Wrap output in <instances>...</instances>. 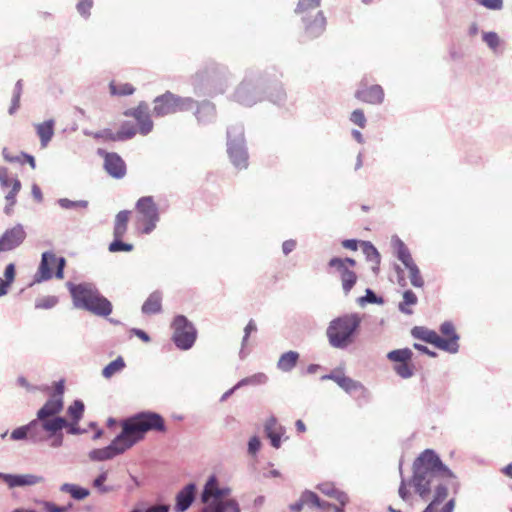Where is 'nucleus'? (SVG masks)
Here are the masks:
<instances>
[{
	"label": "nucleus",
	"instance_id": "obj_53",
	"mask_svg": "<svg viewBox=\"0 0 512 512\" xmlns=\"http://www.w3.org/2000/svg\"><path fill=\"white\" fill-rule=\"evenodd\" d=\"M256 330H257L256 323H255V321H254L253 319H251V320L247 323V325L245 326V328H244V336H243L242 343H241V345H242V349H241V351H240V357H241V358H244V357H245V355H244V351H243V350H244L245 345L247 344V341H248V339H249L250 334H251L252 332H255Z\"/></svg>",
	"mask_w": 512,
	"mask_h": 512
},
{
	"label": "nucleus",
	"instance_id": "obj_57",
	"mask_svg": "<svg viewBox=\"0 0 512 512\" xmlns=\"http://www.w3.org/2000/svg\"><path fill=\"white\" fill-rule=\"evenodd\" d=\"M107 477L108 473L104 471L100 475H98L93 481V486L96 489H98V491L101 493H107L111 490L109 487L104 485L105 481L107 480Z\"/></svg>",
	"mask_w": 512,
	"mask_h": 512
},
{
	"label": "nucleus",
	"instance_id": "obj_43",
	"mask_svg": "<svg viewBox=\"0 0 512 512\" xmlns=\"http://www.w3.org/2000/svg\"><path fill=\"white\" fill-rule=\"evenodd\" d=\"M302 501L305 503V505L312 506V507H318V508H325L330 506V504L321 502L319 497L316 493L312 491H305L301 495Z\"/></svg>",
	"mask_w": 512,
	"mask_h": 512
},
{
	"label": "nucleus",
	"instance_id": "obj_39",
	"mask_svg": "<svg viewBox=\"0 0 512 512\" xmlns=\"http://www.w3.org/2000/svg\"><path fill=\"white\" fill-rule=\"evenodd\" d=\"M268 381V376L265 373L259 372L249 377H245L241 379L236 385L235 388H241L243 386H257L266 384Z\"/></svg>",
	"mask_w": 512,
	"mask_h": 512
},
{
	"label": "nucleus",
	"instance_id": "obj_3",
	"mask_svg": "<svg viewBox=\"0 0 512 512\" xmlns=\"http://www.w3.org/2000/svg\"><path fill=\"white\" fill-rule=\"evenodd\" d=\"M166 430L163 417L155 412L146 411L135 414L122 423L120 435L131 448L134 444L144 438L149 431L163 432Z\"/></svg>",
	"mask_w": 512,
	"mask_h": 512
},
{
	"label": "nucleus",
	"instance_id": "obj_25",
	"mask_svg": "<svg viewBox=\"0 0 512 512\" xmlns=\"http://www.w3.org/2000/svg\"><path fill=\"white\" fill-rule=\"evenodd\" d=\"M355 96L363 102L378 105L384 100V91L380 85H372L370 87L357 90Z\"/></svg>",
	"mask_w": 512,
	"mask_h": 512
},
{
	"label": "nucleus",
	"instance_id": "obj_56",
	"mask_svg": "<svg viewBox=\"0 0 512 512\" xmlns=\"http://www.w3.org/2000/svg\"><path fill=\"white\" fill-rule=\"evenodd\" d=\"M440 331L443 335L447 336V339H453L456 337V344H458L459 336L455 332V328L452 322L446 321L441 324Z\"/></svg>",
	"mask_w": 512,
	"mask_h": 512
},
{
	"label": "nucleus",
	"instance_id": "obj_18",
	"mask_svg": "<svg viewBox=\"0 0 512 512\" xmlns=\"http://www.w3.org/2000/svg\"><path fill=\"white\" fill-rule=\"evenodd\" d=\"M125 115L133 116L136 119L139 126V132L142 135H147L152 131L153 122L150 118L149 108L146 103H140L134 110L126 111Z\"/></svg>",
	"mask_w": 512,
	"mask_h": 512
},
{
	"label": "nucleus",
	"instance_id": "obj_38",
	"mask_svg": "<svg viewBox=\"0 0 512 512\" xmlns=\"http://www.w3.org/2000/svg\"><path fill=\"white\" fill-rule=\"evenodd\" d=\"M361 247L366 259L375 265V267H373V270L376 271L380 264V254L378 250L371 242L368 241L362 242Z\"/></svg>",
	"mask_w": 512,
	"mask_h": 512
},
{
	"label": "nucleus",
	"instance_id": "obj_12",
	"mask_svg": "<svg viewBox=\"0 0 512 512\" xmlns=\"http://www.w3.org/2000/svg\"><path fill=\"white\" fill-rule=\"evenodd\" d=\"M412 335L417 339H421L427 343L433 344L437 348L452 354L457 353L459 350V344H456L455 341L456 337L453 339H444L435 331L424 327H414L412 330Z\"/></svg>",
	"mask_w": 512,
	"mask_h": 512
},
{
	"label": "nucleus",
	"instance_id": "obj_22",
	"mask_svg": "<svg viewBox=\"0 0 512 512\" xmlns=\"http://www.w3.org/2000/svg\"><path fill=\"white\" fill-rule=\"evenodd\" d=\"M322 380H332L338 384L344 391L347 393H353L357 391H364V386L358 382L353 380L350 377L345 376L344 374L338 372H332L328 375H324L321 378Z\"/></svg>",
	"mask_w": 512,
	"mask_h": 512
},
{
	"label": "nucleus",
	"instance_id": "obj_27",
	"mask_svg": "<svg viewBox=\"0 0 512 512\" xmlns=\"http://www.w3.org/2000/svg\"><path fill=\"white\" fill-rule=\"evenodd\" d=\"M55 122L52 119L46 120L42 123L35 124L36 133L40 138L41 147H47L54 135Z\"/></svg>",
	"mask_w": 512,
	"mask_h": 512
},
{
	"label": "nucleus",
	"instance_id": "obj_31",
	"mask_svg": "<svg viewBox=\"0 0 512 512\" xmlns=\"http://www.w3.org/2000/svg\"><path fill=\"white\" fill-rule=\"evenodd\" d=\"M130 211L122 210L120 211L114 221V229L113 235L114 238H123L127 232V225L129 221Z\"/></svg>",
	"mask_w": 512,
	"mask_h": 512
},
{
	"label": "nucleus",
	"instance_id": "obj_11",
	"mask_svg": "<svg viewBox=\"0 0 512 512\" xmlns=\"http://www.w3.org/2000/svg\"><path fill=\"white\" fill-rule=\"evenodd\" d=\"M355 265V260L348 257H334L328 263L329 268L333 270L332 273H336L340 277L342 288L346 295L351 291L357 281V275L352 270Z\"/></svg>",
	"mask_w": 512,
	"mask_h": 512
},
{
	"label": "nucleus",
	"instance_id": "obj_4",
	"mask_svg": "<svg viewBox=\"0 0 512 512\" xmlns=\"http://www.w3.org/2000/svg\"><path fill=\"white\" fill-rule=\"evenodd\" d=\"M76 308L84 309L94 315L106 317L112 312L111 302L91 283L67 284Z\"/></svg>",
	"mask_w": 512,
	"mask_h": 512
},
{
	"label": "nucleus",
	"instance_id": "obj_16",
	"mask_svg": "<svg viewBox=\"0 0 512 512\" xmlns=\"http://www.w3.org/2000/svg\"><path fill=\"white\" fill-rule=\"evenodd\" d=\"M128 449V445L124 441L123 437L119 434L115 437L110 445L104 448L91 450L89 452V458L92 461H105L124 453Z\"/></svg>",
	"mask_w": 512,
	"mask_h": 512
},
{
	"label": "nucleus",
	"instance_id": "obj_58",
	"mask_svg": "<svg viewBox=\"0 0 512 512\" xmlns=\"http://www.w3.org/2000/svg\"><path fill=\"white\" fill-rule=\"evenodd\" d=\"M394 370L396 371V373L404 378V379H407V378H410L412 375H413V370L412 368L407 364V362H404V363H401V364H398V365H395L394 366Z\"/></svg>",
	"mask_w": 512,
	"mask_h": 512
},
{
	"label": "nucleus",
	"instance_id": "obj_21",
	"mask_svg": "<svg viewBox=\"0 0 512 512\" xmlns=\"http://www.w3.org/2000/svg\"><path fill=\"white\" fill-rule=\"evenodd\" d=\"M153 104V115L156 117H163L175 113L174 94L170 91L156 97Z\"/></svg>",
	"mask_w": 512,
	"mask_h": 512
},
{
	"label": "nucleus",
	"instance_id": "obj_5",
	"mask_svg": "<svg viewBox=\"0 0 512 512\" xmlns=\"http://www.w3.org/2000/svg\"><path fill=\"white\" fill-rule=\"evenodd\" d=\"M230 494V487H220L217 477L211 475L201 493V502L204 506L199 512H241L239 503L230 498Z\"/></svg>",
	"mask_w": 512,
	"mask_h": 512
},
{
	"label": "nucleus",
	"instance_id": "obj_9",
	"mask_svg": "<svg viewBox=\"0 0 512 512\" xmlns=\"http://www.w3.org/2000/svg\"><path fill=\"white\" fill-rule=\"evenodd\" d=\"M173 342L180 350L186 351L192 348L197 338V330L193 323L185 316L178 315L172 323Z\"/></svg>",
	"mask_w": 512,
	"mask_h": 512
},
{
	"label": "nucleus",
	"instance_id": "obj_51",
	"mask_svg": "<svg viewBox=\"0 0 512 512\" xmlns=\"http://www.w3.org/2000/svg\"><path fill=\"white\" fill-rule=\"evenodd\" d=\"M58 204L63 209L86 208L88 206V202L86 200L73 201L67 198L59 199Z\"/></svg>",
	"mask_w": 512,
	"mask_h": 512
},
{
	"label": "nucleus",
	"instance_id": "obj_55",
	"mask_svg": "<svg viewBox=\"0 0 512 512\" xmlns=\"http://www.w3.org/2000/svg\"><path fill=\"white\" fill-rule=\"evenodd\" d=\"M483 41L493 51H495L498 48L499 44H500V38H499V36L495 32H485V33H483Z\"/></svg>",
	"mask_w": 512,
	"mask_h": 512
},
{
	"label": "nucleus",
	"instance_id": "obj_30",
	"mask_svg": "<svg viewBox=\"0 0 512 512\" xmlns=\"http://www.w3.org/2000/svg\"><path fill=\"white\" fill-rule=\"evenodd\" d=\"M391 245L395 250L397 258L403 263L404 266L413 262L411 253L405 243L398 237L393 236L391 239Z\"/></svg>",
	"mask_w": 512,
	"mask_h": 512
},
{
	"label": "nucleus",
	"instance_id": "obj_17",
	"mask_svg": "<svg viewBox=\"0 0 512 512\" xmlns=\"http://www.w3.org/2000/svg\"><path fill=\"white\" fill-rule=\"evenodd\" d=\"M98 154L104 157V168L113 178L120 179L126 174V165L123 159L116 153H108L101 149Z\"/></svg>",
	"mask_w": 512,
	"mask_h": 512
},
{
	"label": "nucleus",
	"instance_id": "obj_41",
	"mask_svg": "<svg viewBox=\"0 0 512 512\" xmlns=\"http://www.w3.org/2000/svg\"><path fill=\"white\" fill-rule=\"evenodd\" d=\"M409 271V278L411 284L416 288H422L424 286V280L420 274V270L415 264V262H411L405 266Z\"/></svg>",
	"mask_w": 512,
	"mask_h": 512
},
{
	"label": "nucleus",
	"instance_id": "obj_19",
	"mask_svg": "<svg viewBox=\"0 0 512 512\" xmlns=\"http://www.w3.org/2000/svg\"><path fill=\"white\" fill-rule=\"evenodd\" d=\"M4 481L10 488H16L42 484L44 483L45 478L41 475L31 473L8 474L4 476Z\"/></svg>",
	"mask_w": 512,
	"mask_h": 512
},
{
	"label": "nucleus",
	"instance_id": "obj_52",
	"mask_svg": "<svg viewBox=\"0 0 512 512\" xmlns=\"http://www.w3.org/2000/svg\"><path fill=\"white\" fill-rule=\"evenodd\" d=\"M136 134L135 127L130 123H124L120 130L117 132L115 139L126 140L132 138Z\"/></svg>",
	"mask_w": 512,
	"mask_h": 512
},
{
	"label": "nucleus",
	"instance_id": "obj_6",
	"mask_svg": "<svg viewBox=\"0 0 512 512\" xmlns=\"http://www.w3.org/2000/svg\"><path fill=\"white\" fill-rule=\"evenodd\" d=\"M33 434V444H41L50 441L52 448L61 447L63 444L62 429L68 426V421L63 417L45 419L36 416L30 421Z\"/></svg>",
	"mask_w": 512,
	"mask_h": 512
},
{
	"label": "nucleus",
	"instance_id": "obj_26",
	"mask_svg": "<svg viewBox=\"0 0 512 512\" xmlns=\"http://www.w3.org/2000/svg\"><path fill=\"white\" fill-rule=\"evenodd\" d=\"M303 21L305 23V33L310 39L320 36L325 30L326 20L320 11L316 13L311 22H308L305 16H303Z\"/></svg>",
	"mask_w": 512,
	"mask_h": 512
},
{
	"label": "nucleus",
	"instance_id": "obj_54",
	"mask_svg": "<svg viewBox=\"0 0 512 512\" xmlns=\"http://www.w3.org/2000/svg\"><path fill=\"white\" fill-rule=\"evenodd\" d=\"M42 505L44 510L47 512H69L73 507L72 503H69L66 506H57L55 503L50 501H43Z\"/></svg>",
	"mask_w": 512,
	"mask_h": 512
},
{
	"label": "nucleus",
	"instance_id": "obj_40",
	"mask_svg": "<svg viewBox=\"0 0 512 512\" xmlns=\"http://www.w3.org/2000/svg\"><path fill=\"white\" fill-rule=\"evenodd\" d=\"M175 113L192 110L197 102L191 97H180L174 94Z\"/></svg>",
	"mask_w": 512,
	"mask_h": 512
},
{
	"label": "nucleus",
	"instance_id": "obj_47",
	"mask_svg": "<svg viewBox=\"0 0 512 512\" xmlns=\"http://www.w3.org/2000/svg\"><path fill=\"white\" fill-rule=\"evenodd\" d=\"M321 0H299L295 12L304 15L310 10H315L319 7Z\"/></svg>",
	"mask_w": 512,
	"mask_h": 512
},
{
	"label": "nucleus",
	"instance_id": "obj_46",
	"mask_svg": "<svg viewBox=\"0 0 512 512\" xmlns=\"http://www.w3.org/2000/svg\"><path fill=\"white\" fill-rule=\"evenodd\" d=\"M69 416L72 418V420L76 423H78L84 413V404L80 400H75L72 405L68 407L67 410Z\"/></svg>",
	"mask_w": 512,
	"mask_h": 512
},
{
	"label": "nucleus",
	"instance_id": "obj_8",
	"mask_svg": "<svg viewBox=\"0 0 512 512\" xmlns=\"http://www.w3.org/2000/svg\"><path fill=\"white\" fill-rule=\"evenodd\" d=\"M138 213L137 222L142 224V233L150 234L160 220L157 204L152 196H144L137 200L135 205Z\"/></svg>",
	"mask_w": 512,
	"mask_h": 512
},
{
	"label": "nucleus",
	"instance_id": "obj_49",
	"mask_svg": "<svg viewBox=\"0 0 512 512\" xmlns=\"http://www.w3.org/2000/svg\"><path fill=\"white\" fill-rule=\"evenodd\" d=\"M94 0H77L76 10L85 19L89 18Z\"/></svg>",
	"mask_w": 512,
	"mask_h": 512
},
{
	"label": "nucleus",
	"instance_id": "obj_59",
	"mask_svg": "<svg viewBox=\"0 0 512 512\" xmlns=\"http://www.w3.org/2000/svg\"><path fill=\"white\" fill-rule=\"evenodd\" d=\"M382 299L378 298L371 289H366V295L358 299V303L363 306L366 303H382Z\"/></svg>",
	"mask_w": 512,
	"mask_h": 512
},
{
	"label": "nucleus",
	"instance_id": "obj_1",
	"mask_svg": "<svg viewBox=\"0 0 512 512\" xmlns=\"http://www.w3.org/2000/svg\"><path fill=\"white\" fill-rule=\"evenodd\" d=\"M413 487L422 498L427 499L433 485L436 486L433 500L429 505L437 507L448 495V488L442 483L445 479L454 478L452 471L445 466L438 455L430 449L422 452L415 460Z\"/></svg>",
	"mask_w": 512,
	"mask_h": 512
},
{
	"label": "nucleus",
	"instance_id": "obj_63",
	"mask_svg": "<svg viewBox=\"0 0 512 512\" xmlns=\"http://www.w3.org/2000/svg\"><path fill=\"white\" fill-rule=\"evenodd\" d=\"M4 277V282L11 286L15 279V265L13 263H10L6 266L4 271Z\"/></svg>",
	"mask_w": 512,
	"mask_h": 512
},
{
	"label": "nucleus",
	"instance_id": "obj_7",
	"mask_svg": "<svg viewBox=\"0 0 512 512\" xmlns=\"http://www.w3.org/2000/svg\"><path fill=\"white\" fill-rule=\"evenodd\" d=\"M227 152L232 164L236 168H247L248 153L245 146L244 130L241 125L232 126L228 129Z\"/></svg>",
	"mask_w": 512,
	"mask_h": 512
},
{
	"label": "nucleus",
	"instance_id": "obj_37",
	"mask_svg": "<svg viewBox=\"0 0 512 512\" xmlns=\"http://www.w3.org/2000/svg\"><path fill=\"white\" fill-rule=\"evenodd\" d=\"M125 366L126 364L124 359L121 356H119L103 368L102 376L105 379H110L114 375L120 373L125 368Z\"/></svg>",
	"mask_w": 512,
	"mask_h": 512
},
{
	"label": "nucleus",
	"instance_id": "obj_2",
	"mask_svg": "<svg viewBox=\"0 0 512 512\" xmlns=\"http://www.w3.org/2000/svg\"><path fill=\"white\" fill-rule=\"evenodd\" d=\"M362 320L359 313H346L332 319L325 333L329 345L338 350L352 346L359 335Z\"/></svg>",
	"mask_w": 512,
	"mask_h": 512
},
{
	"label": "nucleus",
	"instance_id": "obj_45",
	"mask_svg": "<svg viewBox=\"0 0 512 512\" xmlns=\"http://www.w3.org/2000/svg\"><path fill=\"white\" fill-rule=\"evenodd\" d=\"M110 91L113 95L125 96L131 95L134 92V87L128 83H110Z\"/></svg>",
	"mask_w": 512,
	"mask_h": 512
},
{
	"label": "nucleus",
	"instance_id": "obj_64",
	"mask_svg": "<svg viewBox=\"0 0 512 512\" xmlns=\"http://www.w3.org/2000/svg\"><path fill=\"white\" fill-rule=\"evenodd\" d=\"M261 447L260 439L257 436H253L250 438L248 442V452L251 455H255Z\"/></svg>",
	"mask_w": 512,
	"mask_h": 512
},
{
	"label": "nucleus",
	"instance_id": "obj_24",
	"mask_svg": "<svg viewBox=\"0 0 512 512\" xmlns=\"http://www.w3.org/2000/svg\"><path fill=\"white\" fill-rule=\"evenodd\" d=\"M63 409V397L51 396L45 404L37 411L36 416L45 419L59 417L58 414Z\"/></svg>",
	"mask_w": 512,
	"mask_h": 512
},
{
	"label": "nucleus",
	"instance_id": "obj_14",
	"mask_svg": "<svg viewBox=\"0 0 512 512\" xmlns=\"http://www.w3.org/2000/svg\"><path fill=\"white\" fill-rule=\"evenodd\" d=\"M0 185L3 189L11 187V190L5 196L6 205L4 207L5 214L11 215L13 211V206L16 203V195L21 189V183L16 177L9 175L7 168L1 167Z\"/></svg>",
	"mask_w": 512,
	"mask_h": 512
},
{
	"label": "nucleus",
	"instance_id": "obj_62",
	"mask_svg": "<svg viewBox=\"0 0 512 512\" xmlns=\"http://www.w3.org/2000/svg\"><path fill=\"white\" fill-rule=\"evenodd\" d=\"M478 4L490 10H501L503 7V0H475Z\"/></svg>",
	"mask_w": 512,
	"mask_h": 512
},
{
	"label": "nucleus",
	"instance_id": "obj_61",
	"mask_svg": "<svg viewBox=\"0 0 512 512\" xmlns=\"http://www.w3.org/2000/svg\"><path fill=\"white\" fill-rule=\"evenodd\" d=\"M350 120L361 128H364L366 125V117L360 109H356L351 113Z\"/></svg>",
	"mask_w": 512,
	"mask_h": 512
},
{
	"label": "nucleus",
	"instance_id": "obj_36",
	"mask_svg": "<svg viewBox=\"0 0 512 512\" xmlns=\"http://www.w3.org/2000/svg\"><path fill=\"white\" fill-rule=\"evenodd\" d=\"M10 440L12 441H22L27 440L33 444V434L32 427L30 426V422L26 425L19 426L12 430L9 435Z\"/></svg>",
	"mask_w": 512,
	"mask_h": 512
},
{
	"label": "nucleus",
	"instance_id": "obj_10",
	"mask_svg": "<svg viewBox=\"0 0 512 512\" xmlns=\"http://www.w3.org/2000/svg\"><path fill=\"white\" fill-rule=\"evenodd\" d=\"M234 98L243 106L256 104L262 99V81L254 75L245 77L237 87Z\"/></svg>",
	"mask_w": 512,
	"mask_h": 512
},
{
	"label": "nucleus",
	"instance_id": "obj_20",
	"mask_svg": "<svg viewBox=\"0 0 512 512\" xmlns=\"http://www.w3.org/2000/svg\"><path fill=\"white\" fill-rule=\"evenodd\" d=\"M196 489L194 483H189L176 494L174 512H185L189 509L195 500Z\"/></svg>",
	"mask_w": 512,
	"mask_h": 512
},
{
	"label": "nucleus",
	"instance_id": "obj_42",
	"mask_svg": "<svg viewBox=\"0 0 512 512\" xmlns=\"http://www.w3.org/2000/svg\"><path fill=\"white\" fill-rule=\"evenodd\" d=\"M411 357L412 351L409 348L393 350L387 354L390 361L399 362V364L409 361Z\"/></svg>",
	"mask_w": 512,
	"mask_h": 512
},
{
	"label": "nucleus",
	"instance_id": "obj_48",
	"mask_svg": "<svg viewBox=\"0 0 512 512\" xmlns=\"http://www.w3.org/2000/svg\"><path fill=\"white\" fill-rule=\"evenodd\" d=\"M121 239L122 238H114V240L109 244L108 250L112 253L132 251L133 245L130 243H124Z\"/></svg>",
	"mask_w": 512,
	"mask_h": 512
},
{
	"label": "nucleus",
	"instance_id": "obj_29",
	"mask_svg": "<svg viewBox=\"0 0 512 512\" xmlns=\"http://www.w3.org/2000/svg\"><path fill=\"white\" fill-rule=\"evenodd\" d=\"M162 308V293L160 291L152 292L142 305L144 314H156Z\"/></svg>",
	"mask_w": 512,
	"mask_h": 512
},
{
	"label": "nucleus",
	"instance_id": "obj_32",
	"mask_svg": "<svg viewBox=\"0 0 512 512\" xmlns=\"http://www.w3.org/2000/svg\"><path fill=\"white\" fill-rule=\"evenodd\" d=\"M317 488L323 494L337 500L342 506H344L348 502L347 494L343 491L336 489L333 483H329V482L321 483L317 486Z\"/></svg>",
	"mask_w": 512,
	"mask_h": 512
},
{
	"label": "nucleus",
	"instance_id": "obj_13",
	"mask_svg": "<svg viewBox=\"0 0 512 512\" xmlns=\"http://www.w3.org/2000/svg\"><path fill=\"white\" fill-rule=\"evenodd\" d=\"M57 263L56 277L63 278V270L65 266V259L63 257L56 258L51 252H44L42 254L41 262L37 273L35 274L34 282L40 283L52 277L50 265Z\"/></svg>",
	"mask_w": 512,
	"mask_h": 512
},
{
	"label": "nucleus",
	"instance_id": "obj_60",
	"mask_svg": "<svg viewBox=\"0 0 512 512\" xmlns=\"http://www.w3.org/2000/svg\"><path fill=\"white\" fill-rule=\"evenodd\" d=\"M455 507V500L450 499L447 501L444 506L438 510L437 507H433V505H428L423 512H453Z\"/></svg>",
	"mask_w": 512,
	"mask_h": 512
},
{
	"label": "nucleus",
	"instance_id": "obj_35",
	"mask_svg": "<svg viewBox=\"0 0 512 512\" xmlns=\"http://www.w3.org/2000/svg\"><path fill=\"white\" fill-rule=\"evenodd\" d=\"M418 302L416 294L412 290H406L403 293V300L399 303L398 309L406 315L413 313L412 307Z\"/></svg>",
	"mask_w": 512,
	"mask_h": 512
},
{
	"label": "nucleus",
	"instance_id": "obj_44",
	"mask_svg": "<svg viewBox=\"0 0 512 512\" xmlns=\"http://www.w3.org/2000/svg\"><path fill=\"white\" fill-rule=\"evenodd\" d=\"M268 90H269L268 97L272 102H274L276 104H281L285 101L286 93H285L282 85L274 84L273 86H270L268 88Z\"/></svg>",
	"mask_w": 512,
	"mask_h": 512
},
{
	"label": "nucleus",
	"instance_id": "obj_23",
	"mask_svg": "<svg viewBox=\"0 0 512 512\" xmlns=\"http://www.w3.org/2000/svg\"><path fill=\"white\" fill-rule=\"evenodd\" d=\"M264 428L271 445L276 449L280 448L281 439L286 433L285 427L279 424L274 416H271L266 420Z\"/></svg>",
	"mask_w": 512,
	"mask_h": 512
},
{
	"label": "nucleus",
	"instance_id": "obj_33",
	"mask_svg": "<svg viewBox=\"0 0 512 512\" xmlns=\"http://www.w3.org/2000/svg\"><path fill=\"white\" fill-rule=\"evenodd\" d=\"M299 359V353L296 351H288L283 353L278 362L277 368L282 372H290L296 365Z\"/></svg>",
	"mask_w": 512,
	"mask_h": 512
},
{
	"label": "nucleus",
	"instance_id": "obj_28",
	"mask_svg": "<svg viewBox=\"0 0 512 512\" xmlns=\"http://www.w3.org/2000/svg\"><path fill=\"white\" fill-rule=\"evenodd\" d=\"M195 116L199 123H202V124L209 123L215 119V116H216L215 106L208 101H203L202 103L197 104Z\"/></svg>",
	"mask_w": 512,
	"mask_h": 512
},
{
	"label": "nucleus",
	"instance_id": "obj_15",
	"mask_svg": "<svg viewBox=\"0 0 512 512\" xmlns=\"http://www.w3.org/2000/svg\"><path fill=\"white\" fill-rule=\"evenodd\" d=\"M27 233L22 224H16L4 231L0 237V252L12 251L23 244Z\"/></svg>",
	"mask_w": 512,
	"mask_h": 512
},
{
	"label": "nucleus",
	"instance_id": "obj_34",
	"mask_svg": "<svg viewBox=\"0 0 512 512\" xmlns=\"http://www.w3.org/2000/svg\"><path fill=\"white\" fill-rule=\"evenodd\" d=\"M59 489L63 493L70 494L73 499L78 501L84 500L90 495V491L88 489L72 483H63Z\"/></svg>",
	"mask_w": 512,
	"mask_h": 512
},
{
	"label": "nucleus",
	"instance_id": "obj_50",
	"mask_svg": "<svg viewBox=\"0 0 512 512\" xmlns=\"http://www.w3.org/2000/svg\"><path fill=\"white\" fill-rule=\"evenodd\" d=\"M58 303V298L56 296H45L36 299L35 308L36 309H51Z\"/></svg>",
	"mask_w": 512,
	"mask_h": 512
}]
</instances>
